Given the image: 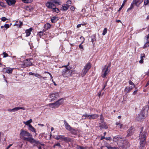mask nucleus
<instances>
[{
    "label": "nucleus",
    "mask_w": 149,
    "mask_h": 149,
    "mask_svg": "<svg viewBox=\"0 0 149 149\" xmlns=\"http://www.w3.org/2000/svg\"><path fill=\"white\" fill-rule=\"evenodd\" d=\"M21 131L20 135L24 140L27 141L31 144H38L40 143V142L33 138L32 135L28 132L23 130H21Z\"/></svg>",
    "instance_id": "obj_1"
},
{
    "label": "nucleus",
    "mask_w": 149,
    "mask_h": 149,
    "mask_svg": "<svg viewBox=\"0 0 149 149\" xmlns=\"http://www.w3.org/2000/svg\"><path fill=\"white\" fill-rule=\"evenodd\" d=\"M146 135V133L143 132V129H142L139 135V139H140L139 146L140 149H143L145 146Z\"/></svg>",
    "instance_id": "obj_2"
},
{
    "label": "nucleus",
    "mask_w": 149,
    "mask_h": 149,
    "mask_svg": "<svg viewBox=\"0 0 149 149\" xmlns=\"http://www.w3.org/2000/svg\"><path fill=\"white\" fill-rule=\"evenodd\" d=\"M68 65H63L62 68L65 67V68L63 69L62 72V75L65 77H68L71 76L72 71L71 70H70V68L67 67Z\"/></svg>",
    "instance_id": "obj_3"
},
{
    "label": "nucleus",
    "mask_w": 149,
    "mask_h": 149,
    "mask_svg": "<svg viewBox=\"0 0 149 149\" xmlns=\"http://www.w3.org/2000/svg\"><path fill=\"white\" fill-rule=\"evenodd\" d=\"M91 64L88 63H87L83 69L81 75L82 77L85 76L91 67Z\"/></svg>",
    "instance_id": "obj_4"
},
{
    "label": "nucleus",
    "mask_w": 149,
    "mask_h": 149,
    "mask_svg": "<svg viewBox=\"0 0 149 149\" xmlns=\"http://www.w3.org/2000/svg\"><path fill=\"white\" fill-rule=\"evenodd\" d=\"M147 113V110L143 109L140 114L137 116V118L138 120H141L145 118Z\"/></svg>",
    "instance_id": "obj_5"
},
{
    "label": "nucleus",
    "mask_w": 149,
    "mask_h": 149,
    "mask_svg": "<svg viewBox=\"0 0 149 149\" xmlns=\"http://www.w3.org/2000/svg\"><path fill=\"white\" fill-rule=\"evenodd\" d=\"M20 65H21L22 67L25 68L32 65V63L30 61V60L27 59L24 60Z\"/></svg>",
    "instance_id": "obj_6"
},
{
    "label": "nucleus",
    "mask_w": 149,
    "mask_h": 149,
    "mask_svg": "<svg viewBox=\"0 0 149 149\" xmlns=\"http://www.w3.org/2000/svg\"><path fill=\"white\" fill-rule=\"evenodd\" d=\"M110 69H108L107 68H104L102 70L101 76L103 78L105 77L107 74L109 72Z\"/></svg>",
    "instance_id": "obj_7"
},
{
    "label": "nucleus",
    "mask_w": 149,
    "mask_h": 149,
    "mask_svg": "<svg viewBox=\"0 0 149 149\" xmlns=\"http://www.w3.org/2000/svg\"><path fill=\"white\" fill-rule=\"evenodd\" d=\"M51 98V101H52L55 100L57 98L59 97V94L58 93H53L49 95Z\"/></svg>",
    "instance_id": "obj_8"
},
{
    "label": "nucleus",
    "mask_w": 149,
    "mask_h": 149,
    "mask_svg": "<svg viewBox=\"0 0 149 149\" xmlns=\"http://www.w3.org/2000/svg\"><path fill=\"white\" fill-rule=\"evenodd\" d=\"M52 2H53V1L52 0L50 1L47 2L46 3V6L49 8L52 9L56 6V5Z\"/></svg>",
    "instance_id": "obj_9"
},
{
    "label": "nucleus",
    "mask_w": 149,
    "mask_h": 149,
    "mask_svg": "<svg viewBox=\"0 0 149 149\" xmlns=\"http://www.w3.org/2000/svg\"><path fill=\"white\" fill-rule=\"evenodd\" d=\"M25 109L24 107H17L13 109H8V111L9 112H15L16 111H18L19 109L24 110Z\"/></svg>",
    "instance_id": "obj_10"
},
{
    "label": "nucleus",
    "mask_w": 149,
    "mask_h": 149,
    "mask_svg": "<svg viewBox=\"0 0 149 149\" xmlns=\"http://www.w3.org/2000/svg\"><path fill=\"white\" fill-rule=\"evenodd\" d=\"M63 99L62 98L54 103L55 106H56V108H58L60 105L63 103Z\"/></svg>",
    "instance_id": "obj_11"
},
{
    "label": "nucleus",
    "mask_w": 149,
    "mask_h": 149,
    "mask_svg": "<svg viewBox=\"0 0 149 149\" xmlns=\"http://www.w3.org/2000/svg\"><path fill=\"white\" fill-rule=\"evenodd\" d=\"M69 7V5L66 4H63L62 5V7L61 8L60 10L63 11H66L68 10Z\"/></svg>",
    "instance_id": "obj_12"
},
{
    "label": "nucleus",
    "mask_w": 149,
    "mask_h": 149,
    "mask_svg": "<svg viewBox=\"0 0 149 149\" xmlns=\"http://www.w3.org/2000/svg\"><path fill=\"white\" fill-rule=\"evenodd\" d=\"M134 131V128L132 127H130L128 130L127 132V135L130 136L132 135Z\"/></svg>",
    "instance_id": "obj_13"
},
{
    "label": "nucleus",
    "mask_w": 149,
    "mask_h": 149,
    "mask_svg": "<svg viewBox=\"0 0 149 149\" xmlns=\"http://www.w3.org/2000/svg\"><path fill=\"white\" fill-rule=\"evenodd\" d=\"M64 126L66 129L68 131L70 130L72 128L68 124V123L65 120L64 121Z\"/></svg>",
    "instance_id": "obj_14"
},
{
    "label": "nucleus",
    "mask_w": 149,
    "mask_h": 149,
    "mask_svg": "<svg viewBox=\"0 0 149 149\" xmlns=\"http://www.w3.org/2000/svg\"><path fill=\"white\" fill-rule=\"evenodd\" d=\"M5 1H6L7 3L9 6L14 5L16 2L15 0H5Z\"/></svg>",
    "instance_id": "obj_15"
},
{
    "label": "nucleus",
    "mask_w": 149,
    "mask_h": 149,
    "mask_svg": "<svg viewBox=\"0 0 149 149\" xmlns=\"http://www.w3.org/2000/svg\"><path fill=\"white\" fill-rule=\"evenodd\" d=\"M64 136L61 135H56L54 138L57 140H60L61 141H63Z\"/></svg>",
    "instance_id": "obj_16"
},
{
    "label": "nucleus",
    "mask_w": 149,
    "mask_h": 149,
    "mask_svg": "<svg viewBox=\"0 0 149 149\" xmlns=\"http://www.w3.org/2000/svg\"><path fill=\"white\" fill-rule=\"evenodd\" d=\"M99 127L102 128H104L105 129H107L108 128V125L106 124L104 122H102L99 124Z\"/></svg>",
    "instance_id": "obj_17"
},
{
    "label": "nucleus",
    "mask_w": 149,
    "mask_h": 149,
    "mask_svg": "<svg viewBox=\"0 0 149 149\" xmlns=\"http://www.w3.org/2000/svg\"><path fill=\"white\" fill-rule=\"evenodd\" d=\"M13 69V68H7L4 69V71L7 73H10L12 72Z\"/></svg>",
    "instance_id": "obj_18"
},
{
    "label": "nucleus",
    "mask_w": 149,
    "mask_h": 149,
    "mask_svg": "<svg viewBox=\"0 0 149 149\" xmlns=\"http://www.w3.org/2000/svg\"><path fill=\"white\" fill-rule=\"evenodd\" d=\"M99 117L98 115L96 114H93L90 115V119H96Z\"/></svg>",
    "instance_id": "obj_19"
},
{
    "label": "nucleus",
    "mask_w": 149,
    "mask_h": 149,
    "mask_svg": "<svg viewBox=\"0 0 149 149\" xmlns=\"http://www.w3.org/2000/svg\"><path fill=\"white\" fill-rule=\"evenodd\" d=\"M143 0H134L133 3L136 6H138L141 4L143 1Z\"/></svg>",
    "instance_id": "obj_20"
},
{
    "label": "nucleus",
    "mask_w": 149,
    "mask_h": 149,
    "mask_svg": "<svg viewBox=\"0 0 149 149\" xmlns=\"http://www.w3.org/2000/svg\"><path fill=\"white\" fill-rule=\"evenodd\" d=\"M91 41L93 43V46H94L95 45V43L94 42L96 41L95 36L94 35H93L91 36Z\"/></svg>",
    "instance_id": "obj_21"
},
{
    "label": "nucleus",
    "mask_w": 149,
    "mask_h": 149,
    "mask_svg": "<svg viewBox=\"0 0 149 149\" xmlns=\"http://www.w3.org/2000/svg\"><path fill=\"white\" fill-rule=\"evenodd\" d=\"M133 87L132 86H129V87H126L125 88L124 91L127 93H129L132 89Z\"/></svg>",
    "instance_id": "obj_22"
},
{
    "label": "nucleus",
    "mask_w": 149,
    "mask_h": 149,
    "mask_svg": "<svg viewBox=\"0 0 149 149\" xmlns=\"http://www.w3.org/2000/svg\"><path fill=\"white\" fill-rule=\"evenodd\" d=\"M69 131H70V133L72 134L75 135H77V130H76L72 128Z\"/></svg>",
    "instance_id": "obj_23"
},
{
    "label": "nucleus",
    "mask_w": 149,
    "mask_h": 149,
    "mask_svg": "<svg viewBox=\"0 0 149 149\" xmlns=\"http://www.w3.org/2000/svg\"><path fill=\"white\" fill-rule=\"evenodd\" d=\"M58 19V18L57 17L54 16L51 19V22L52 23H55L56 22L57 20Z\"/></svg>",
    "instance_id": "obj_24"
},
{
    "label": "nucleus",
    "mask_w": 149,
    "mask_h": 149,
    "mask_svg": "<svg viewBox=\"0 0 149 149\" xmlns=\"http://www.w3.org/2000/svg\"><path fill=\"white\" fill-rule=\"evenodd\" d=\"M145 57V54L144 53L141 54V59L139 61L140 63L142 64L143 62V58Z\"/></svg>",
    "instance_id": "obj_25"
},
{
    "label": "nucleus",
    "mask_w": 149,
    "mask_h": 149,
    "mask_svg": "<svg viewBox=\"0 0 149 149\" xmlns=\"http://www.w3.org/2000/svg\"><path fill=\"white\" fill-rule=\"evenodd\" d=\"M72 139L68 137H65L64 136L63 141L67 142H71Z\"/></svg>",
    "instance_id": "obj_26"
},
{
    "label": "nucleus",
    "mask_w": 149,
    "mask_h": 149,
    "mask_svg": "<svg viewBox=\"0 0 149 149\" xmlns=\"http://www.w3.org/2000/svg\"><path fill=\"white\" fill-rule=\"evenodd\" d=\"M54 4H56L57 6L60 5L61 4V1L59 0H52Z\"/></svg>",
    "instance_id": "obj_27"
},
{
    "label": "nucleus",
    "mask_w": 149,
    "mask_h": 149,
    "mask_svg": "<svg viewBox=\"0 0 149 149\" xmlns=\"http://www.w3.org/2000/svg\"><path fill=\"white\" fill-rule=\"evenodd\" d=\"M28 129L32 131L33 132H36L35 129L34 127H33L31 125H29Z\"/></svg>",
    "instance_id": "obj_28"
},
{
    "label": "nucleus",
    "mask_w": 149,
    "mask_h": 149,
    "mask_svg": "<svg viewBox=\"0 0 149 149\" xmlns=\"http://www.w3.org/2000/svg\"><path fill=\"white\" fill-rule=\"evenodd\" d=\"M82 119H85L86 118L89 119L90 118V115L87 114L86 113L84 114L82 116Z\"/></svg>",
    "instance_id": "obj_29"
},
{
    "label": "nucleus",
    "mask_w": 149,
    "mask_h": 149,
    "mask_svg": "<svg viewBox=\"0 0 149 149\" xmlns=\"http://www.w3.org/2000/svg\"><path fill=\"white\" fill-rule=\"evenodd\" d=\"M32 28H30L29 29L26 30V36H29L31 34V31H32Z\"/></svg>",
    "instance_id": "obj_30"
},
{
    "label": "nucleus",
    "mask_w": 149,
    "mask_h": 149,
    "mask_svg": "<svg viewBox=\"0 0 149 149\" xmlns=\"http://www.w3.org/2000/svg\"><path fill=\"white\" fill-rule=\"evenodd\" d=\"M25 9L26 10L30 12L33 10V8L31 6H27L26 7Z\"/></svg>",
    "instance_id": "obj_31"
},
{
    "label": "nucleus",
    "mask_w": 149,
    "mask_h": 149,
    "mask_svg": "<svg viewBox=\"0 0 149 149\" xmlns=\"http://www.w3.org/2000/svg\"><path fill=\"white\" fill-rule=\"evenodd\" d=\"M51 26V25L49 23H47L44 25V28L46 30L49 29Z\"/></svg>",
    "instance_id": "obj_32"
},
{
    "label": "nucleus",
    "mask_w": 149,
    "mask_h": 149,
    "mask_svg": "<svg viewBox=\"0 0 149 149\" xmlns=\"http://www.w3.org/2000/svg\"><path fill=\"white\" fill-rule=\"evenodd\" d=\"M32 122V120L30 119L29 120H27L26 122H24V123L26 125H28L29 127V125H30V123Z\"/></svg>",
    "instance_id": "obj_33"
},
{
    "label": "nucleus",
    "mask_w": 149,
    "mask_h": 149,
    "mask_svg": "<svg viewBox=\"0 0 149 149\" xmlns=\"http://www.w3.org/2000/svg\"><path fill=\"white\" fill-rule=\"evenodd\" d=\"M52 11L54 12H56L57 13H58L60 11L59 9L56 8V6L54 7L52 9Z\"/></svg>",
    "instance_id": "obj_34"
},
{
    "label": "nucleus",
    "mask_w": 149,
    "mask_h": 149,
    "mask_svg": "<svg viewBox=\"0 0 149 149\" xmlns=\"http://www.w3.org/2000/svg\"><path fill=\"white\" fill-rule=\"evenodd\" d=\"M34 76L38 77L39 78H42L43 79H45V78H46V77H42L40 75V74H38V73H36L35 74Z\"/></svg>",
    "instance_id": "obj_35"
},
{
    "label": "nucleus",
    "mask_w": 149,
    "mask_h": 149,
    "mask_svg": "<svg viewBox=\"0 0 149 149\" xmlns=\"http://www.w3.org/2000/svg\"><path fill=\"white\" fill-rule=\"evenodd\" d=\"M48 105L49 107H51L52 108H56V106H55L54 103L49 104Z\"/></svg>",
    "instance_id": "obj_36"
},
{
    "label": "nucleus",
    "mask_w": 149,
    "mask_h": 149,
    "mask_svg": "<svg viewBox=\"0 0 149 149\" xmlns=\"http://www.w3.org/2000/svg\"><path fill=\"white\" fill-rule=\"evenodd\" d=\"M22 1L25 3H31L33 0H22Z\"/></svg>",
    "instance_id": "obj_37"
},
{
    "label": "nucleus",
    "mask_w": 149,
    "mask_h": 149,
    "mask_svg": "<svg viewBox=\"0 0 149 149\" xmlns=\"http://www.w3.org/2000/svg\"><path fill=\"white\" fill-rule=\"evenodd\" d=\"M127 0H124L123 1V3L122 4L121 6H120V8H119V9L118 10V11H120L122 8L124 6L125 3L127 1Z\"/></svg>",
    "instance_id": "obj_38"
},
{
    "label": "nucleus",
    "mask_w": 149,
    "mask_h": 149,
    "mask_svg": "<svg viewBox=\"0 0 149 149\" xmlns=\"http://www.w3.org/2000/svg\"><path fill=\"white\" fill-rule=\"evenodd\" d=\"M108 149H119L118 147H112L110 146H106Z\"/></svg>",
    "instance_id": "obj_39"
},
{
    "label": "nucleus",
    "mask_w": 149,
    "mask_h": 149,
    "mask_svg": "<svg viewBox=\"0 0 149 149\" xmlns=\"http://www.w3.org/2000/svg\"><path fill=\"white\" fill-rule=\"evenodd\" d=\"M22 22L21 21H19V23H18V21L16 22L15 23V24L18 26L19 27H20V26L22 25Z\"/></svg>",
    "instance_id": "obj_40"
},
{
    "label": "nucleus",
    "mask_w": 149,
    "mask_h": 149,
    "mask_svg": "<svg viewBox=\"0 0 149 149\" xmlns=\"http://www.w3.org/2000/svg\"><path fill=\"white\" fill-rule=\"evenodd\" d=\"M77 148L78 149H87L86 147L80 146L79 145L77 146Z\"/></svg>",
    "instance_id": "obj_41"
},
{
    "label": "nucleus",
    "mask_w": 149,
    "mask_h": 149,
    "mask_svg": "<svg viewBox=\"0 0 149 149\" xmlns=\"http://www.w3.org/2000/svg\"><path fill=\"white\" fill-rule=\"evenodd\" d=\"M116 124L117 125H119L120 128V129L122 128L123 125L122 124H121L120 122H116Z\"/></svg>",
    "instance_id": "obj_42"
},
{
    "label": "nucleus",
    "mask_w": 149,
    "mask_h": 149,
    "mask_svg": "<svg viewBox=\"0 0 149 149\" xmlns=\"http://www.w3.org/2000/svg\"><path fill=\"white\" fill-rule=\"evenodd\" d=\"M107 29L106 28H105L104 29V30L103 31V32L102 33V35H105L107 33Z\"/></svg>",
    "instance_id": "obj_43"
},
{
    "label": "nucleus",
    "mask_w": 149,
    "mask_h": 149,
    "mask_svg": "<svg viewBox=\"0 0 149 149\" xmlns=\"http://www.w3.org/2000/svg\"><path fill=\"white\" fill-rule=\"evenodd\" d=\"M104 118L103 117V116L102 114H101L100 115V120L101 123L104 122Z\"/></svg>",
    "instance_id": "obj_44"
},
{
    "label": "nucleus",
    "mask_w": 149,
    "mask_h": 149,
    "mask_svg": "<svg viewBox=\"0 0 149 149\" xmlns=\"http://www.w3.org/2000/svg\"><path fill=\"white\" fill-rule=\"evenodd\" d=\"M128 82L130 85L133 86V87L135 88V85L134 84L132 81L131 80H129Z\"/></svg>",
    "instance_id": "obj_45"
},
{
    "label": "nucleus",
    "mask_w": 149,
    "mask_h": 149,
    "mask_svg": "<svg viewBox=\"0 0 149 149\" xmlns=\"http://www.w3.org/2000/svg\"><path fill=\"white\" fill-rule=\"evenodd\" d=\"M149 46V42H146L143 47V48L145 49Z\"/></svg>",
    "instance_id": "obj_46"
},
{
    "label": "nucleus",
    "mask_w": 149,
    "mask_h": 149,
    "mask_svg": "<svg viewBox=\"0 0 149 149\" xmlns=\"http://www.w3.org/2000/svg\"><path fill=\"white\" fill-rule=\"evenodd\" d=\"M0 6L4 8L6 7V6L5 5V4L1 1H0Z\"/></svg>",
    "instance_id": "obj_47"
},
{
    "label": "nucleus",
    "mask_w": 149,
    "mask_h": 149,
    "mask_svg": "<svg viewBox=\"0 0 149 149\" xmlns=\"http://www.w3.org/2000/svg\"><path fill=\"white\" fill-rule=\"evenodd\" d=\"M149 3V0H144V5H146Z\"/></svg>",
    "instance_id": "obj_48"
},
{
    "label": "nucleus",
    "mask_w": 149,
    "mask_h": 149,
    "mask_svg": "<svg viewBox=\"0 0 149 149\" xmlns=\"http://www.w3.org/2000/svg\"><path fill=\"white\" fill-rule=\"evenodd\" d=\"M11 24H10V25H9L8 24H5L4 26V27L6 29H8L9 27L11 25Z\"/></svg>",
    "instance_id": "obj_49"
},
{
    "label": "nucleus",
    "mask_w": 149,
    "mask_h": 149,
    "mask_svg": "<svg viewBox=\"0 0 149 149\" xmlns=\"http://www.w3.org/2000/svg\"><path fill=\"white\" fill-rule=\"evenodd\" d=\"M3 58H5L8 56V54L5 52H3Z\"/></svg>",
    "instance_id": "obj_50"
},
{
    "label": "nucleus",
    "mask_w": 149,
    "mask_h": 149,
    "mask_svg": "<svg viewBox=\"0 0 149 149\" xmlns=\"http://www.w3.org/2000/svg\"><path fill=\"white\" fill-rule=\"evenodd\" d=\"M83 42H82L79 45V47L81 49H82V50H83L84 49H83V45H82V44L83 43Z\"/></svg>",
    "instance_id": "obj_51"
},
{
    "label": "nucleus",
    "mask_w": 149,
    "mask_h": 149,
    "mask_svg": "<svg viewBox=\"0 0 149 149\" xmlns=\"http://www.w3.org/2000/svg\"><path fill=\"white\" fill-rule=\"evenodd\" d=\"M55 146H58L60 148H62V146H61L60 144L59 143H56L55 144Z\"/></svg>",
    "instance_id": "obj_52"
},
{
    "label": "nucleus",
    "mask_w": 149,
    "mask_h": 149,
    "mask_svg": "<svg viewBox=\"0 0 149 149\" xmlns=\"http://www.w3.org/2000/svg\"><path fill=\"white\" fill-rule=\"evenodd\" d=\"M7 19L5 17H3L1 18V20L2 21L5 22L6 21Z\"/></svg>",
    "instance_id": "obj_53"
},
{
    "label": "nucleus",
    "mask_w": 149,
    "mask_h": 149,
    "mask_svg": "<svg viewBox=\"0 0 149 149\" xmlns=\"http://www.w3.org/2000/svg\"><path fill=\"white\" fill-rule=\"evenodd\" d=\"M111 63H109L108 65H107H107H105V66H104V67L105 68H108V69H109L110 68H109L111 66Z\"/></svg>",
    "instance_id": "obj_54"
},
{
    "label": "nucleus",
    "mask_w": 149,
    "mask_h": 149,
    "mask_svg": "<svg viewBox=\"0 0 149 149\" xmlns=\"http://www.w3.org/2000/svg\"><path fill=\"white\" fill-rule=\"evenodd\" d=\"M76 8L73 6H71L70 8V9L72 11H74Z\"/></svg>",
    "instance_id": "obj_55"
},
{
    "label": "nucleus",
    "mask_w": 149,
    "mask_h": 149,
    "mask_svg": "<svg viewBox=\"0 0 149 149\" xmlns=\"http://www.w3.org/2000/svg\"><path fill=\"white\" fill-rule=\"evenodd\" d=\"M118 139V137H115L113 138V141H114L116 142L117 141Z\"/></svg>",
    "instance_id": "obj_56"
},
{
    "label": "nucleus",
    "mask_w": 149,
    "mask_h": 149,
    "mask_svg": "<svg viewBox=\"0 0 149 149\" xmlns=\"http://www.w3.org/2000/svg\"><path fill=\"white\" fill-rule=\"evenodd\" d=\"M67 4H70L71 3V1L70 0H68L67 1Z\"/></svg>",
    "instance_id": "obj_57"
},
{
    "label": "nucleus",
    "mask_w": 149,
    "mask_h": 149,
    "mask_svg": "<svg viewBox=\"0 0 149 149\" xmlns=\"http://www.w3.org/2000/svg\"><path fill=\"white\" fill-rule=\"evenodd\" d=\"M138 91V90H136L135 91H134V92H133V95H135L136 93H137V92Z\"/></svg>",
    "instance_id": "obj_58"
},
{
    "label": "nucleus",
    "mask_w": 149,
    "mask_h": 149,
    "mask_svg": "<svg viewBox=\"0 0 149 149\" xmlns=\"http://www.w3.org/2000/svg\"><path fill=\"white\" fill-rule=\"evenodd\" d=\"M38 148V149H44V148L43 146H40Z\"/></svg>",
    "instance_id": "obj_59"
},
{
    "label": "nucleus",
    "mask_w": 149,
    "mask_h": 149,
    "mask_svg": "<svg viewBox=\"0 0 149 149\" xmlns=\"http://www.w3.org/2000/svg\"><path fill=\"white\" fill-rule=\"evenodd\" d=\"M133 6H131V7L129 8L127 10V11H129L130 10H131L133 8Z\"/></svg>",
    "instance_id": "obj_60"
},
{
    "label": "nucleus",
    "mask_w": 149,
    "mask_h": 149,
    "mask_svg": "<svg viewBox=\"0 0 149 149\" xmlns=\"http://www.w3.org/2000/svg\"><path fill=\"white\" fill-rule=\"evenodd\" d=\"M105 139L107 140H110L111 137H110L105 138Z\"/></svg>",
    "instance_id": "obj_61"
},
{
    "label": "nucleus",
    "mask_w": 149,
    "mask_h": 149,
    "mask_svg": "<svg viewBox=\"0 0 149 149\" xmlns=\"http://www.w3.org/2000/svg\"><path fill=\"white\" fill-rule=\"evenodd\" d=\"M12 145L13 144H10L9 145L7 146L6 149H8L11 146H12Z\"/></svg>",
    "instance_id": "obj_62"
},
{
    "label": "nucleus",
    "mask_w": 149,
    "mask_h": 149,
    "mask_svg": "<svg viewBox=\"0 0 149 149\" xmlns=\"http://www.w3.org/2000/svg\"><path fill=\"white\" fill-rule=\"evenodd\" d=\"M35 73H34L32 72H29V75H35Z\"/></svg>",
    "instance_id": "obj_63"
},
{
    "label": "nucleus",
    "mask_w": 149,
    "mask_h": 149,
    "mask_svg": "<svg viewBox=\"0 0 149 149\" xmlns=\"http://www.w3.org/2000/svg\"><path fill=\"white\" fill-rule=\"evenodd\" d=\"M106 86H107V82L104 85V86L103 87L102 89V90H104Z\"/></svg>",
    "instance_id": "obj_64"
}]
</instances>
